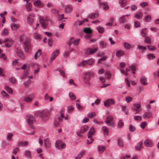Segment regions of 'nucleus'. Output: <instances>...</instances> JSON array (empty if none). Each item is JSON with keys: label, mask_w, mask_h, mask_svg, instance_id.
Returning <instances> with one entry per match:
<instances>
[{"label": "nucleus", "mask_w": 159, "mask_h": 159, "mask_svg": "<svg viewBox=\"0 0 159 159\" xmlns=\"http://www.w3.org/2000/svg\"><path fill=\"white\" fill-rule=\"evenodd\" d=\"M28 142L26 141H20L18 143V145L20 146H26L28 145Z\"/></svg>", "instance_id": "nucleus-27"}, {"label": "nucleus", "mask_w": 159, "mask_h": 159, "mask_svg": "<svg viewBox=\"0 0 159 159\" xmlns=\"http://www.w3.org/2000/svg\"><path fill=\"white\" fill-rule=\"evenodd\" d=\"M66 144L62 142L61 141L57 140L55 143L56 148L59 150L64 148L66 147Z\"/></svg>", "instance_id": "nucleus-6"}, {"label": "nucleus", "mask_w": 159, "mask_h": 159, "mask_svg": "<svg viewBox=\"0 0 159 159\" xmlns=\"http://www.w3.org/2000/svg\"><path fill=\"white\" fill-rule=\"evenodd\" d=\"M95 74L93 72L88 71L84 73L83 75V78L85 84H88L90 82L91 77H93Z\"/></svg>", "instance_id": "nucleus-2"}, {"label": "nucleus", "mask_w": 159, "mask_h": 159, "mask_svg": "<svg viewBox=\"0 0 159 159\" xmlns=\"http://www.w3.org/2000/svg\"><path fill=\"white\" fill-rule=\"evenodd\" d=\"M13 134L11 133H9L7 134V139L9 141L11 140V137L13 136Z\"/></svg>", "instance_id": "nucleus-40"}, {"label": "nucleus", "mask_w": 159, "mask_h": 159, "mask_svg": "<svg viewBox=\"0 0 159 159\" xmlns=\"http://www.w3.org/2000/svg\"><path fill=\"white\" fill-rule=\"evenodd\" d=\"M94 63V60L93 59H90L87 61L83 60L81 63L78 65V66L84 67L87 64L90 65H93Z\"/></svg>", "instance_id": "nucleus-3"}, {"label": "nucleus", "mask_w": 159, "mask_h": 159, "mask_svg": "<svg viewBox=\"0 0 159 159\" xmlns=\"http://www.w3.org/2000/svg\"><path fill=\"white\" fill-rule=\"evenodd\" d=\"M99 14L98 13H92L89 15L88 17L89 18L93 19L97 18Z\"/></svg>", "instance_id": "nucleus-11"}, {"label": "nucleus", "mask_w": 159, "mask_h": 159, "mask_svg": "<svg viewBox=\"0 0 159 159\" xmlns=\"http://www.w3.org/2000/svg\"><path fill=\"white\" fill-rule=\"evenodd\" d=\"M148 58L149 60L154 59L155 58V56L153 54H148L147 55Z\"/></svg>", "instance_id": "nucleus-34"}, {"label": "nucleus", "mask_w": 159, "mask_h": 159, "mask_svg": "<svg viewBox=\"0 0 159 159\" xmlns=\"http://www.w3.org/2000/svg\"><path fill=\"white\" fill-rule=\"evenodd\" d=\"M41 53V50L40 49L38 50L34 55V58L35 59H37L38 58V56H40Z\"/></svg>", "instance_id": "nucleus-36"}, {"label": "nucleus", "mask_w": 159, "mask_h": 159, "mask_svg": "<svg viewBox=\"0 0 159 159\" xmlns=\"http://www.w3.org/2000/svg\"><path fill=\"white\" fill-rule=\"evenodd\" d=\"M25 120L31 129H34V127L32 125L35 121V118L32 115L28 114L26 116Z\"/></svg>", "instance_id": "nucleus-1"}, {"label": "nucleus", "mask_w": 159, "mask_h": 159, "mask_svg": "<svg viewBox=\"0 0 159 159\" xmlns=\"http://www.w3.org/2000/svg\"><path fill=\"white\" fill-rule=\"evenodd\" d=\"M17 55L22 59H24L25 58V56L23 52L20 49H18L17 51Z\"/></svg>", "instance_id": "nucleus-13"}, {"label": "nucleus", "mask_w": 159, "mask_h": 159, "mask_svg": "<svg viewBox=\"0 0 159 159\" xmlns=\"http://www.w3.org/2000/svg\"><path fill=\"white\" fill-rule=\"evenodd\" d=\"M151 20V17L149 15H148L145 18V21L147 22H150Z\"/></svg>", "instance_id": "nucleus-55"}, {"label": "nucleus", "mask_w": 159, "mask_h": 159, "mask_svg": "<svg viewBox=\"0 0 159 159\" xmlns=\"http://www.w3.org/2000/svg\"><path fill=\"white\" fill-rule=\"evenodd\" d=\"M102 130L104 132V134L108 135L109 133L108 128L106 126H104L102 127Z\"/></svg>", "instance_id": "nucleus-28"}, {"label": "nucleus", "mask_w": 159, "mask_h": 159, "mask_svg": "<svg viewBox=\"0 0 159 159\" xmlns=\"http://www.w3.org/2000/svg\"><path fill=\"white\" fill-rule=\"evenodd\" d=\"M117 144L120 147H122L123 146V143L122 140L120 139H119L117 140Z\"/></svg>", "instance_id": "nucleus-52"}, {"label": "nucleus", "mask_w": 159, "mask_h": 159, "mask_svg": "<svg viewBox=\"0 0 159 159\" xmlns=\"http://www.w3.org/2000/svg\"><path fill=\"white\" fill-rule=\"evenodd\" d=\"M64 117V115L62 112L61 113V118L58 117L57 119H56L53 122V125L55 127H57L59 125V121H62V119L61 118Z\"/></svg>", "instance_id": "nucleus-8"}, {"label": "nucleus", "mask_w": 159, "mask_h": 159, "mask_svg": "<svg viewBox=\"0 0 159 159\" xmlns=\"http://www.w3.org/2000/svg\"><path fill=\"white\" fill-rule=\"evenodd\" d=\"M4 42H10L11 44H12L14 41L10 38H7L5 39L3 41Z\"/></svg>", "instance_id": "nucleus-44"}, {"label": "nucleus", "mask_w": 159, "mask_h": 159, "mask_svg": "<svg viewBox=\"0 0 159 159\" xmlns=\"http://www.w3.org/2000/svg\"><path fill=\"white\" fill-rule=\"evenodd\" d=\"M144 144L146 147H151L152 146L153 142L152 140L147 139L144 141Z\"/></svg>", "instance_id": "nucleus-10"}, {"label": "nucleus", "mask_w": 159, "mask_h": 159, "mask_svg": "<svg viewBox=\"0 0 159 159\" xmlns=\"http://www.w3.org/2000/svg\"><path fill=\"white\" fill-rule=\"evenodd\" d=\"M24 51L25 52H28L29 50L31 49V45L28 40H26L23 43Z\"/></svg>", "instance_id": "nucleus-5"}, {"label": "nucleus", "mask_w": 159, "mask_h": 159, "mask_svg": "<svg viewBox=\"0 0 159 159\" xmlns=\"http://www.w3.org/2000/svg\"><path fill=\"white\" fill-rule=\"evenodd\" d=\"M118 127L119 128H121L124 125V123L122 120H120L118 122Z\"/></svg>", "instance_id": "nucleus-59"}, {"label": "nucleus", "mask_w": 159, "mask_h": 159, "mask_svg": "<svg viewBox=\"0 0 159 159\" xmlns=\"http://www.w3.org/2000/svg\"><path fill=\"white\" fill-rule=\"evenodd\" d=\"M69 96L73 100H74L76 98L75 96L72 92L69 93Z\"/></svg>", "instance_id": "nucleus-48"}, {"label": "nucleus", "mask_w": 159, "mask_h": 159, "mask_svg": "<svg viewBox=\"0 0 159 159\" xmlns=\"http://www.w3.org/2000/svg\"><path fill=\"white\" fill-rule=\"evenodd\" d=\"M47 20H45L43 19H41L40 20V23L44 28H46L47 26V24L46 23Z\"/></svg>", "instance_id": "nucleus-23"}, {"label": "nucleus", "mask_w": 159, "mask_h": 159, "mask_svg": "<svg viewBox=\"0 0 159 159\" xmlns=\"http://www.w3.org/2000/svg\"><path fill=\"white\" fill-rule=\"evenodd\" d=\"M143 13L141 12H139L136 13L135 15V18L139 19L142 16Z\"/></svg>", "instance_id": "nucleus-45"}, {"label": "nucleus", "mask_w": 159, "mask_h": 159, "mask_svg": "<svg viewBox=\"0 0 159 159\" xmlns=\"http://www.w3.org/2000/svg\"><path fill=\"white\" fill-rule=\"evenodd\" d=\"M129 129L130 131L133 132L135 130V127L133 126L132 125L130 124L129 125Z\"/></svg>", "instance_id": "nucleus-50"}, {"label": "nucleus", "mask_w": 159, "mask_h": 159, "mask_svg": "<svg viewBox=\"0 0 159 159\" xmlns=\"http://www.w3.org/2000/svg\"><path fill=\"white\" fill-rule=\"evenodd\" d=\"M146 30V28L143 29L141 31V34L143 37H146V33L145 32Z\"/></svg>", "instance_id": "nucleus-46"}, {"label": "nucleus", "mask_w": 159, "mask_h": 159, "mask_svg": "<svg viewBox=\"0 0 159 159\" xmlns=\"http://www.w3.org/2000/svg\"><path fill=\"white\" fill-rule=\"evenodd\" d=\"M100 45L102 48H105L107 46V44L105 42L103 41H101L100 42Z\"/></svg>", "instance_id": "nucleus-41"}, {"label": "nucleus", "mask_w": 159, "mask_h": 159, "mask_svg": "<svg viewBox=\"0 0 159 159\" xmlns=\"http://www.w3.org/2000/svg\"><path fill=\"white\" fill-rule=\"evenodd\" d=\"M113 119V117L111 115H109L106 119L105 121L106 124H108L111 122Z\"/></svg>", "instance_id": "nucleus-17"}, {"label": "nucleus", "mask_w": 159, "mask_h": 159, "mask_svg": "<svg viewBox=\"0 0 159 159\" xmlns=\"http://www.w3.org/2000/svg\"><path fill=\"white\" fill-rule=\"evenodd\" d=\"M24 154L26 157L28 158H31V152L30 151L27 150L24 153Z\"/></svg>", "instance_id": "nucleus-30"}, {"label": "nucleus", "mask_w": 159, "mask_h": 159, "mask_svg": "<svg viewBox=\"0 0 159 159\" xmlns=\"http://www.w3.org/2000/svg\"><path fill=\"white\" fill-rule=\"evenodd\" d=\"M141 24L140 22L138 21H136L134 22V25L136 28L140 27Z\"/></svg>", "instance_id": "nucleus-62"}, {"label": "nucleus", "mask_w": 159, "mask_h": 159, "mask_svg": "<svg viewBox=\"0 0 159 159\" xmlns=\"http://www.w3.org/2000/svg\"><path fill=\"white\" fill-rule=\"evenodd\" d=\"M96 29L98 32L100 33H103L105 30L104 28L101 26L97 27Z\"/></svg>", "instance_id": "nucleus-26"}, {"label": "nucleus", "mask_w": 159, "mask_h": 159, "mask_svg": "<svg viewBox=\"0 0 159 159\" xmlns=\"http://www.w3.org/2000/svg\"><path fill=\"white\" fill-rule=\"evenodd\" d=\"M148 48L150 51H153L156 50V47L155 46L149 45L148 46Z\"/></svg>", "instance_id": "nucleus-54"}, {"label": "nucleus", "mask_w": 159, "mask_h": 159, "mask_svg": "<svg viewBox=\"0 0 159 159\" xmlns=\"http://www.w3.org/2000/svg\"><path fill=\"white\" fill-rule=\"evenodd\" d=\"M59 52V50L56 49L52 53L50 58V62H52L57 56Z\"/></svg>", "instance_id": "nucleus-9"}, {"label": "nucleus", "mask_w": 159, "mask_h": 159, "mask_svg": "<svg viewBox=\"0 0 159 159\" xmlns=\"http://www.w3.org/2000/svg\"><path fill=\"white\" fill-rule=\"evenodd\" d=\"M95 132V129L93 127H92L89 130L88 135H93Z\"/></svg>", "instance_id": "nucleus-33"}, {"label": "nucleus", "mask_w": 159, "mask_h": 159, "mask_svg": "<svg viewBox=\"0 0 159 159\" xmlns=\"http://www.w3.org/2000/svg\"><path fill=\"white\" fill-rule=\"evenodd\" d=\"M144 42L148 44H150L151 43V39L149 37H147L144 40Z\"/></svg>", "instance_id": "nucleus-43"}, {"label": "nucleus", "mask_w": 159, "mask_h": 159, "mask_svg": "<svg viewBox=\"0 0 159 159\" xmlns=\"http://www.w3.org/2000/svg\"><path fill=\"white\" fill-rule=\"evenodd\" d=\"M9 81L11 83L15 84L16 83V80L14 78L11 77L9 79Z\"/></svg>", "instance_id": "nucleus-61"}, {"label": "nucleus", "mask_w": 159, "mask_h": 159, "mask_svg": "<svg viewBox=\"0 0 159 159\" xmlns=\"http://www.w3.org/2000/svg\"><path fill=\"white\" fill-rule=\"evenodd\" d=\"M111 75V74L110 72L109 71L106 72L105 74V76L106 77V78L107 79H110Z\"/></svg>", "instance_id": "nucleus-53"}, {"label": "nucleus", "mask_w": 159, "mask_h": 159, "mask_svg": "<svg viewBox=\"0 0 159 159\" xmlns=\"http://www.w3.org/2000/svg\"><path fill=\"white\" fill-rule=\"evenodd\" d=\"M122 109L124 111L126 115H128L129 113V112L126 110V107L125 106H121Z\"/></svg>", "instance_id": "nucleus-47"}, {"label": "nucleus", "mask_w": 159, "mask_h": 159, "mask_svg": "<svg viewBox=\"0 0 159 159\" xmlns=\"http://www.w3.org/2000/svg\"><path fill=\"white\" fill-rule=\"evenodd\" d=\"M147 125V123L146 121L142 122L140 125V127L143 129H144L145 127Z\"/></svg>", "instance_id": "nucleus-57"}, {"label": "nucleus", "mask_w": 159, "mask_h": 159, "mask_svg": "<svg viewBox=\"0 0 159 159\" xmlns=\"http://www.w3.org/2000/svg\"><path fill=\"white\" fill-rule=\"evenodd\" d=\"M152 116V114L151 112L150 111H148L144 114L143 117L144 118L148 119L151 117Z\"/></svg>", "instance_id": "nucleus-18"}, {"label": "nucleus", "mask_w": 159, "mask_h": 159, "mask_svg": "<svg viewBox=\"0 0 159 159\" xmlns=\"http://www.w3.org/2000/svg\"><path fill=\"white\" fill-rule=\"evenodd\" d=\"M85 152L84 151H82L80 152L78 154L77 156L75 157L76 159H80L85 154Z\"/></svg>", "instance_id": "nucleus-25"}, {"label": "nucleus", "mask_w": 159, "mask_h": 159, "mask_svg": "<svg viewBox=\"0 0 159 159\" xmlns=\"http://www.w3.org/2000/svg\"><path fill=\"white\" fill-rule=\"evenodd\" d=\"M68 111L69 112H72L74 110V108L72 106H70L68 107Z\"/></svg>", "instance_id": "nucleus-60"}, {"label": "nucleus", "mask_w": 159, "mask_h": 159, "mask_svg": "<svg viewBox=\"0 0 159 159\" xmlns=\"http://www.w3.org/2000/svg\"><path fill=\"white\" fill-rule=\"evenodd\" d=\"M84 32L86 34L92 33V30L89 28H85L84 29Z\"/></svg>", "instance_id": "nucleus-35"}, {"label": "nucleus", "mask_w": 159, "mask_h": 159, "mask_svg": "<svg viewBox=\"0 0 159 159\" xmlns=\"http://www.w3.org/2000/svg\"><path fill=\"white\" fill-rule=\"evenodd\" d=\"M72 7L70 5H68L65 7V12L66 13H70L72 11Z\"/></svg>", "instance_id": "nucleus-12"}, {"label": "nucleus", "mask_w": 159, "mask_h": 159, "mask_svg": "<svg viewBox=\"0 0 159 159\" xmlns=\"http://www.w3.org/2000/svg\"><path fill=\"white\" fill-rule=\"evenodd\" d=\"M132 99L133 98L131 97H130V96H128L126 98L125 100L127 103H128L130 102L132 100Z\"/></svg>", "instance_id": "nucleus-63"}, {"label": "nucleus", "mask_w": 159, "mask_h": 159, "mask_svg": "<svg viewBox=\"0 0 159 159\" xmlns=\"http://www.w3.org/2000/svg\"><path fill=\"white\" fill-rule=\"evenodd\" d=\"M134 119L135 120L140 121L142 120V118L140 116H136L134 117Z\"/></svg>", "instance_id": "nucleus-51"}, {"label": "nucleus", "mask_w": 159, "mask_h": 159, "mask_svg": "<svg viewBox=\"0 0 159 159\" xmlns=\"http://www.w3.org/2000/svg\"><path fill=\"white\" fill-rule=\"evenodd\" d=\"M95 113L94 112H92L88 114V116L89 118H93L95 117Z\"/></svg>", "instance_id": "nucleus-42"}, {"label": "nucleus", "mask_w": 159, "mask_h": 159, "mask_svg": "<svg viewBox=\"0 0 159 159\" xmlns=\"http://www.w3.org/2000/svg\"><path fill=\"white\" fill-rule=\"evenodd\" d=\"M140 5L142 8H144V7L148 6V4L147 2H143L140 3Z\"/></svg>", "instance_id": "nucleus-58"}, {"label": "nucleus", "mask_w": 159, "mask_h": 159, "mask_svg": "<svg viewBox=\"0 0 159 159\" xmlns=\"http://www.w3.org/2000/svg\"><path fill=\"white\" fill-rule=\"evenodd\" d=\"M42 119L43 121L47 120L49 117V111L47 110H44L41 112Z\"/></svg>", "instance_id": "nucleus-4"}, {"label": "nucleus", "mask_w": 159, "mask_h": 159, "mask_svg": "<svg viewBox=\"0 0 159 159\" xmlns=\"http://www.w3.org/2000/svg\"><path fill=\"white\" fill-rule=\"evenodd\" d=\"M124 54V52L122 51L121 50H119L118 51L116 54V55L117 57H120L121 56Z\"/></svg>", "instance_id": "nucleus-29"}, {"label": "nucleus", "mask_w": 159, "mask_h": 159, "mask_svg": "<svg viewBox=\"0 0 159 159\" xmlns=\"http://www.w3.org/2000/svg\"><path fill=\"white\" fill-rule=\"evenodd\" d=\"M11 27L12 30H16L19 28V25L15 23H12L11 25Z\"/></svg>", "instance_id": "nucleus-15"}, {"label": "nucleus", "mask_w": 159, "mask_h": 159, "mask_svg": "<svg viewBox=\"0 0 159 159\" xmlns=\"http://www.w3.org/2000/svg\"><path fill=\"white\" fill-rule=\"evenodd\" d=\"M119 22L120 24H124L127 23V20L125 18V16H122L119 19Z\"/></svg>", "instance_id": "nucleus-24"}, {"label": "nucleus", "mask_w": 159, "mask_h": 159, "mask_svg": "<svg viewBox=\"0 0 159 159\" xmlns=\"http://www.w3.org/2000/svg\"><path fill=\"white\" fill-rule=\"evenodd\" d=\"M100 5L103 6L102 8L105 10H107L109 8L108 4L106 2H103L102 3L100 2Z\"/></svg>", "instance_id": "nucleus-20"}, {"label": "nucleus", "mask_w": 159, "mask_h": 159, "mask_svg": "<svg viewBox=\"0 0 159 159\" xmlns=\"http://www.w3.org/2000/svg\"><path fill=\"white\" fill-rule=\"evenodd\" d=\"M34 5L35 6H39L41 5V2L39 0H37L34 2Z\"/></svg>", "instance_id": "nucleus-49"}, {"label": "nucleus", "mask_w": 159, "mask_h": 159, "mask_svg": "<svg viewBox=\"0 0 159 159\" xmlns=\"http://www.w3.org/2000/svg\"><path fill=\"white\" fill-rule=\"evenodd\" d=\"M143 143L142 142H140L138 144L137 146L135 147V149L138 151L140 150L143 147Z\"/></svg>", "instance_id": "nucleus-22"}, {"label": "nucleus", "mask_w": 159, "mask_h": 159, "mask_svg": "<svg viewBox=\"0 0 159 159\" xmlns=\"http://www.w3.org/2000/svg\"><path fill=\"white\" fill-rule=\"evenodd\" d=\"M1 94L4 97H8V96H9V95L7 94V93L4 91H2Z\"/></svg>", "instance_id": "nucleus-64"}, {"label": "nucleus", "mask_w": 159, "mask_h": 159, "mask_svg": "<svg viewBox=\"0 0 159 159\" xmlns=\"http://www.w3.org/2000/svg\"><path fill=\"white\" fill-rule=\"evenodd\" d=\"M124 46L125 48L127 49H129L131 47V45L127 42H125L124 43Z\"/></svg>", "instance_id": "nucleus-32"}, {"label": "nucleus", "mask_w": 159, "mask_h": 159, "mask_svg": "<svg viewBox=\"0 0 159 159\" xmlns=\"http://www.w3.org/2000/svg\"><path fill=\"white\" fill-rule=\"evenodd\" d=\"M119 3L121 7H123L126 5V1L125 0H120Z\"/></svg>", "instance_id": "nucleus-37"}, {"label": "nucleus", "mask_w": 159, "mask_h": 159, "mask_svg": "<svg viewBox=\"0 0 159 159\" xmlns=\"http://www.w3.org/2000/svg\"><path fill=\"white\" fill-rule=\"evenodd\" d=\"M115 101L112 98L108 99L104 102L105 106L107 107H110L111 105L115 103Z\"/></svg>", "instance_id": "nucleus-7"}, {"label": "nucleus", "mask_w": 159, "mask_h": 159, "mask_svg": "<svg viewBox=\"0 0 159 159\" xmlns=\"http://www.w3.org/2000/svg\"><path fill=\"white\" fill-rule=\"evenodd\" d=\"M5 89L9 93L12 94L13 91L12 89L7 86H5Z\"/></svg>", "instance_id": "nucleus-38"}, {"label": "nucleus", "mask_w": 159, "mask_h": 159, "mask_svg": "<svg viewBox=\"0 0 159 159\" xmlns=\"http://www.w3.org/2000/svg\"><path fill=\"white\" fill-rule=\"evenodd\" d=\"M106 148V146H98V150L99 153H102L105 150Z\"/></svg>", "instance_id": "nucleus-14"}, {"label": "nucleus", "mask_w": 159, "mask_h": 159, "mask_svg": "<svg viewBox=\"0 0 159 159\" xmlns=\"http://www.w3.org/2000/svg\"><path fill=\"white\" fill-rule=\"evenodd\" d=\"M27 21L30 24H32L33 22V19L31 18H30L29 17H28L27 18Z\"/></svg>", "instance_id": "nucleus-56"}, {"label": "nucleus", "mask_w": 159, "mask_h": 159, "mask_svg": "<svg viewBox=\"0 0 159 159\" xmlns=\"http://www.w3.org/2000/svg\"><path fill=\"white\" fill-rule=\"evenodd\" d=\"M24 99L26 102L30 103L33 100V98L28 96H27L24 97Z\"/></svg>", "instance_id": "nucleus-19"}, {"label": "nucleus", "mask_w": 159, "mask_h": 159, "mask_svg": "<svg viewBox=\"0 0 159 159\" xmlns=\"http://www.w3.org/2000/svg\"><path fill=\"white\" fill-rule=\"evenodd\" d=\"M88 127L87 125H84L81 127L80 128V133L81 134H83L86 131L88 130Z\"/></svg>", "instance_id": "nucleus-16"}, {"label": "nucleus", "mask_w": 159, "mask_h": 159, "mask_svg": "<svg viewBox=\"0 0 159 159\" xmlns=\"http://www.w3.org/2000/svg\"><path fill=\"white\" fill-rule=\"evenodd\" d=\"M8 34V32L7 29H5L2 32V34L3 36H6Z\"/></svg>", "instance_id": "nucleus-39"}, {"label": "nucleus", "mask_w": 159, "mask_h": 159, "mask_svg": "<svg viewBox=\"0 0 159 159\" xmlns=\"http://www.w3.org/2000/svg\"><path fill=\"white\" fill-rule=\"evenodd\" d=\"M147 81V79L146 77L143 76L140 79V82L141 84H143V85H146L148 83L146 82Z\"/></svg>", "instance_id": "nucleus-21"}, {"label": "nucleus", "mask_w": 159, "mask_h": 159, "mask_svg": "<svg viewBox=\"0 0 159 159\" xmlns=\"http://www.w3.org/2000/svg\"><path fill=\"white\" fill-rule=\"evenodd\" d=\"M34 37L37 40H39L42 39L41 36L38 33H35L34 34Z\"/></svg>", "instance_id": "nucleus-31"}]
</instances>
